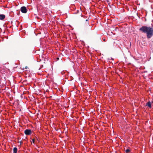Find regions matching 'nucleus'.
<instances>
[{"instance_id": "39448f33", "label": "nucleus", "mask_w": 153, "mask_h": 153, "mask_svg": "<svg viewBox=\"0 0 153 153\" xmlns=\"http://www.w3.org/2000/svg\"><path fill=\"white\" fill-rule=\"evenodd\" d=\"M151 102H148L146 104V106H148L149 108H151Z\"/></svg>"}, {"instance_id": "1a4fd4ad", "label": "nucleus", "mask_w": 153, "mask_h": 153, "mask_svg": "<svg viewBox=\"0 0 153 153\" xmlns=\"http://www.w3.org/2000/svg\"><path fill=\"white\" fill-rule=\"evenodd\" d=\"M103 40H104V41H105V39H103Z\"/></svg>"}, {"instance_id": "f257e3e1", "label": "nucleus", "mask_w": 153, "mask_h": 153, "mask_svg": "<svg viewBox=\"0 0 153 153\" xmlns=\"http://www.w3.org/2000/svg\"><path fill=\"white\" fill-rule=\"evenodd\" d=\"M140 30L146 33L148 38H150L153 35V29L150 27L143 26L140 29Z\"/></svg>"}, {"instance_id": "6e6552de", "label": "nucleus", "mask_w": 153, "mask_h": 153, "mask_svg": "<svg viewBox=\"0 0 153 153\" xmlns=\"http://www.w3.org/2000/svg\"><path fill=\"white\" fill-rule=\"evenodd\" d=\"M35 140L34 139L32 140V142L34 143Z\"/></svg>"}, {"instance_id": "9d476101", "label": "nucleus", "mask_w": 153, "mask_h": 153, "mask_svg": "<svg viewBox=\"0 0 153 153\" xmlns=\"http://www.w3.org/2000/svg\"><path fill=\"white\" fill-rule=\"evenodd\" d=\"M88 21V20L87 19H86V21Z\"/></svg>"}, {"instance_id": "0eeeda50", "label": "nucleus", "mask_w": 153, "mask_h": 153, "mask_svg": "<svg viewBox=\"0 0 153 153\" xmlns=\"http://www.w3.org/2000/svg\"><path fill=\"white\" fill-rule=\"evenodd\" d=\"M125 152L126 153H128L130 152V150L129 149H127L126 150Z\"/></svg>"}, {"instance_id": "f03ea898", "label": "nucleus", "mask_w": 153, "mask_h": 153, "mask_svg": "<svg viewBox=\"0 0 153 153\" xmlns=\"http://www.w3.org/2000/svg\"><path fill=\"white\" fill-rule=\"evenodd\" d=\"M20 10L22 13H26L27 11L26 7L25 6H23L21 7Z\"/></svg>"}, {"instance_id": "7ed1b4c3", "label": "nucleus", "mask_w": 153, "mask_h": 153, "mask_svg": "<svg viewBox=\"0 0 153 153\" xmlns=\"http://www.w3.org/2000/svg\"><path fill=\"white\" fill-rule=\"evenodd\" d=\"M25 133L26 135H30L31 134V131L30 129H26L25 131Z\"/></svg>"}, {"instance_id": "423d86ee", "label": "nucleus", "mask_w": 153, "mask_h": 153, "mask_svg": "<svg viewBox=\"0 0 153 153\" xmlns=\"http://www.w3.org/2000/svg\"><path fill=\"white\" fill-rule=\"evenodd\" d=\"M17 148L16 147H15L13 149V153H16L17 152Z\"/></svg>"}, {"instance_id": "20e7f679", "label": "nucleus", "mask_w": 153, "mask_h": 153, "mask_svg": "<svg viewBox=\"0 0 153 153\" xmlns=\"http://www.w3.org/2000/svg\"><path fill=\"white\" fill-rule=\"evenodd\" d=\"M5 16L4 14H0V20H3L5 18Z\"/></svg>"}]
</instances>
